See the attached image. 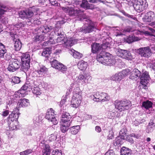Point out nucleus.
Wrapping results in <instances>:
<instances>
[{
	"mask_svg": "<svg viewBox=\"0 0 155 155\" xmlns=\"http://www.w3.org/2000/svg\"><path fill=\"white\" fill-rule=\"evenodd\" d=\"M123 13L124 15L130 18L131 19L134 20H136V18L134 15H130L125 12H124Z\"/></svg>",
	"mask_w": 155,
	"mask_h": 155,
	"instance_id": "58",
	"label": "nucleus"
},
{
	"mask_svg": "<svg viewBox=\"0 0 155 155\" xmlns=\"http://www.w3.org/2000/svg\"><path fill=\"white\" fill-rule=\"evenodd\" d=\"M40 118H41V117H40V116H35L33 119L34 121L35 122V123H39L41 121V118L40 119Z\"/></svg>",
	"mask_w": 155,
	"mask_h": 155,
	"instance_id": "59",
	"label": "nucleus"
},
{
	"mask_svg": "<svg viewBox=\"0 0 155 155\" xmlns=\"http://www.w3.org/2000/svg\"><path fill=\"white\" fill-rule=\"evenodd\" d=\"M21 70L25 72L27 71L30 67V58L29 54L26 53L22 54L21 58Z\"/></svg>",
	"mask_w": 155,
	"mask_h": 155,
	"instance_id": "8",
	"label": "nucleus"
},
{
	"mask_svg": "<svg viewBox=\"0 0 155 155\" xmlns=\"http://www.w3.org/2000/svg\"><path fill=\"white\" fill-rule=\"evenodd\" d=\"M51 65L52 67L56 69H58L59 71L64 73V72H66L68 70V68L66 66L62 64L56 60H54L53 61L51 62Z\"/></svg>",
	"mask_w": 155,
	"mask_h": 155,
	"instance_id": "15",
	"label": "nucleus"
},
{
	"mask_svg": "<svg viewBox=\"0 0 155 155\" xmlns=\"http://www.w3.org/2000/svg\"><path fill=\"white\" fill-rule=\"evenodd\" d=\"M18 15L19 18L23 20L27 19V22L30 23L37 21L39 18L38 15H34L33 12L31 9L19 11Z\"/></svg>",
	"mask_w": 155,
	"mask_h": 155,
	"instance_id": "4",
	"label": "nucleus"
},
{
	"mask_svg": "<svg viewBox=\"0 0 155 155\" xmlns=\"http://www.w3.org/2000/svg\"><path fill=\"white\" fill-rule=\"evenodd\" d=\"M33 152V150L31 149H27L23 151L20 152V155H28Z\"/></svg>",
	"mask_w": 155,
	"mask_h": 155,
	"instance_id": "48",
	"label": "nucleus"
},
{
	"mask_svg": "<svg viewBox=\"0 0 155 155\" xmlns=\"http://www.w3.org/2000/svg\"><path fill=\"white\" fill-rule=\"evenodd\" d=\"M120 155H133L131 150L125 147H123L120 150Z\"/></svg>",
	"mask_w": 155,
	"mask_h": 155,
	"instance_id": "31",
	"label": "nucleus"
},
{
	"mask_svg": "<svg viewBox=\"0 0 155 155\" xmlns=\"http://www.w3.org/2000/svg\"><path fill=\"white\" fill-rule=\"evenodd\" d=\"M21 81L19 77L14 76L12 78L11 82L12 83L14 84H18Z\"/></svg>",
	"mask_w": 155,
	"mask_h": 155,
	"instance_id": "47",
	"label": "nucleus"
},
{
	"mask_svg": "<svg viewBox=\"0 0 155 155\" xmlns=\"http://www.w3.org/2000/svg\"><path fill=\"white\" fill-rule=\"evenodd\" d=\"M9 113L8 110H3V111L2 112V115L3 117H6L7 116Z\"/></svg>",
	"mask_w": 155,
	"mask_h": 155,
	"instance_id": "60",
	"label": "nucleus"
},
{
	"mask_svg": "<svg viewBox=\"0 0 155 155\" xmlns=\"http://www.w3.org/2000/svg\"><path fill=\"white\" fill-rule=\"evenodd\" d=\"M47 71V69L45 66L39 64H38L35 69V71L40 75V76L44 75L46 73Z\"/></svg>",
	"mask_w": 155,
	"mask_h": 155,
	"instance_id": "23",
	"label": "nucleus"
},
{
	"mask_svg": "<svg viewBox=\"0 0 155 155\" xmlns=\"http://www.w3.org/2000/svg\"><path fill=\"white\" fill-rule=\"evenodd\" d=\"M71 88H70L69 89H68L66 92V94L65 95L66 97V98H67L68 95L70 94L72 91V90H73V89L74 88L71 86Z\"/></svg>",
	"mask_w": 155,
	"mask_h": 155,
	"instance_id": "61",
	"label": "nucleus"
},
{
	"mask_svg": "<svg viewBox=\"0 0 155 155\" xmlns=\"http://www.w3.org/2000/svg\"><path fill=\"white\" fill-rule=\"evenodd\" d=\"M152 103L149 101H144L142 103V106L146 109L151 107L152 106Z\"/></svg>",
	"mask_w": 155,
	"mask_h": 155,
	"instance_id": "39",
	"label": "nucleus"
},
{
	"mask_svg": "<svg viewBox=\"0 0 155 155\" xmlns=\"http://www.w3.org/2000/svg\"><path fill=\"white\" fill-rule=\"evenodd\" d=\"M135 37V36H134V37L133 36H132L131 37L130 36L127 38L126 40V41L129 44L134 41H136V38Z\"/></svg>",
	"mask_w": 155,
	"mask_h": 155,
	"instance_id": "52",
	"label": "nucleus"
},
{
	"mask_svg": "<svg viewBox=\"0 0 155 155\" xmlns=\"http://www.w3.org/2000/svg\"><path fill=\"white\" fill-rule=\"evenodd\" d=\"M101 44L94 43L91 45V52L93 54L98 53L101 51Z\"/></svg>",
	"mask_w": 155,
	"mask_h": 155,
	"instance_id": "24",
	"label": "nucleus"
},
{
	"mask_svg": "<svg viewBox=\"0 0 155 155\" xmlns=\"http://www.w3.org/2000/svg\"><path fill=\"white\" fill-rule=\"evenodd\" d=\"M104 155H115V154L112 150H110L106 152Z\"/></svg>",
	"mask_w": 155,
	"mask_h": 155,
	"instance_id": "62",
	"label": "nucleus"
},
{
	"mask_svg": "<svg viewBox=\"0 0 155 155\" xmlns=\"http://www.w3.org/2000/svg\"><path fill=\"white\" fill-rule=\"evenodd\" d=\"M55 31H52L49 34L50 36H58L57 38L55 40H53V38L54 37L49 36V40L45 41L43 43V45L45 46L50 45L51 44L53 45L57 43H61L63 44L64 41L66 38V35L64 34V32L61 31V30L58 29V28H55Z\"/></svg>",
	"mask_w": 155,
	"mask_h": 155,
	"instance_id": "1",
	"label": "nucleus"
},
{
	"mask_svg": "<svg viewBox=\"0 0 155 155\" xmlns=\"http://www.w3.org/2000/svg\"><path fill=\"white\" fill-rule=\"evenodd\" d=\"M39 30L42 33L45 34H46L50 32H51L50 33H51L52 32L56 31L55 29H54L52 26L46 25L41 27Z\"/></svg>",
	"mask_w": 155,
	"mask_h": 155,
	"instance_id": "21",
	"label": "nucleus"
},
{
	"mask_svg": "<svg viewBox=\"0 0 155 155\" xmlns=\"http://www.w3.org/2000/svg\"><path fill=\"white\" fill-rule=\"evenodd\" d=\"M100 35L101 36L100 38L101 39L105 40L106 41L107 39H108L109 38L108 33L107 32L104 31Z\"/></svg>",
	"mask_w": 155,
	"mask_h": 155,
	"instance_id": "44",
	"label": "nucleus"
},
{
	"mask_svg": "<svg viewBox=\"0 0 155 155\" xmlns=\"http://www.w3.org/2000/svg\"><path fill=\"white\" fill-rule=\"evenodd\" d=\"M70 53L72 55V56L75 58L79 59L83 56L82 54L75 51L74 49L70 51Z\"/></svg>",
	"mask_w": 155,
	"mask_h": 155,
	"instance_id": "29",
	"label": "nucleus"
},
{
	"mask_svg": "<svg viewBox=\"0 0 155 155\" xmlns=\"http://www.w3.org/2000/svg\"><path fill=\"white\" fill-rule=\"evenodd\" d=\"M21 67V62L18 60L14 59L11 61L8 68V70L10 72H13Z\"/></svg>",
	"mask_w": 155,
	"mask_h": 155,
	"instance_id": "17",
	"label": "nucleus"
},
{
	"mask_svg": "<svg viewBox=\"0 0 155 155\" xmlns=\"http://www.w3.org/2000/svg\"><path fill=\"white\" fill-rule=\"evenodd\" d=\"M110 99L109 96L106 93L101 92L100 98V102H104L109 101Z\"/></svg>",
	"mask_w": 155,
	"mask_h": 155,
	"instance_id": "32",
	"label": "nucleus"
},
{
	"mask_svg": "<svg viewBox=\"0 0 155 155\" xmlns=\"http://www.w3.org/2000/svg\"><path fill=\"white\" fill-rule=\"evenodd\" d=\"M73 88V96L71 101V107L77 108L81 104L82 99V92L77 84H71Z\"/></svg>",
	"mask_w": 155,
	"mask_h": 155,
	"instance_id": "2",
	"label": "nucleus"
},
{
	"mask_svg": "<svg viewBox=\"0 0 155 155\" xmlns=\"http://www.w3.org/2000/svg\"><path fill=\"white\" fill-rule=\"evenodd\" d=\"M137 53L141 57L149 58L152 54L151 50L149 47L141 48L137 50Z\"/></svg>",
	"mask_w": 155,
	"mask_h": 155,
	"instance_id": "14",
	"label": "nucleus"
},
{
	"mask_svg": "<svg viewBox=\"0 0 155 155\" xmlns=\"http://www.w3.org/2000/svg\"><path fill=\"white\" fill-rule=\"evenodd\" d=\"M115 107L120 111L128 110L131 106V102L127 100H116L114 103Z\"/></svg>",
	"mask_w": 155,
	"mask_h": 155,
	"instance_id": "7",
	"label": "nucleus"
},
{
	"mask_svg": "<svg viewBox=\"0 0 155 155\" xmlns=\"http://www.w3.org/2000/svg\"><path fill=\"white\" fill-rule=\"evenodd\" d=\"M130 71L128 69L123 70L121 72H120L121 75H122L123 78L125 76L128 75L130 74Z\"/></svg>",
	"mask_w": 155,
	"mask_h": 155,
	"instance_id": "49",
	"label": "nucleus"
},
{
	"mask_svg": "<svg viewBox=\"0 0 155 155\" xmlns=\"http://www.w3.org/2000/svg\"><path fill=\"white\" fill-rule=\"evenodd\" d=\"M61 120L62 122L68 123L70 121V123H71L72 121L71 116L69 113L67 112H63L62 113Z\"/></svg>",
	"mask_w": 155,
	"mask_h": 155,
	"instance_id": "26",
	"label": "nucleus"
},
{
	"mask_svg": "<svg viewBox=\"0 0 155 155\" xmlns=\"http://www.w3.org/2000/svg\"><path fill=\"white\" fill-rule=\"evenodd\" d=\"M97 61L101 64L107 65L112 66L116 62V60L113 57H110V54L104 51H102L96 57Z\"/></svg>",
	"mask_w": 155,
	"mask_h": 155,
	"instance_id": "3",
	"label": "nucleus"
},
{
	"mask_svg": "<svg viewBox=\"0 0 155 155\" xmlns=\"http://www.w3.org/2000/svg\"><path fill=\"white\" fill-rule=\"evenodd\" d=\"M104 41L102 44H101V50L108 49H110V45L109 42L107 41Z\"/></svg>",
	"mask_w": 155,
	"mask_h": 155,
	"instance_id": "40",
	"label": "nucleus"
},
{
	"mask_svg": "<svg viewBox=\"0 0 155 155\" xmlns=\"http://www.w3.org/2000/svg\"><path fill=\"white\" fill-rule=\"evenodd\" d=\"M46 40L43 35H37L35 37L34 41L38 42Z\"/></svg>",
	"mask_w": 155,
	"mask_h": 155,
	"instance_id": "43",
	"label": "nucleus"
},
{
	"mask_svg": "<svg viewBox=\"0 0 155 155\" xmlns=\"http://www.w3.org/2000/svg\"><path fill=\"white\" fill-rule=\"evenodd\" d=\"M115 35L116 36H121L122 35L121 32L118 29H116L114 31Z\"/></svg>",
	"mask_w": 155,
	"mask_h": 155,
	"instance_id": "64",
	"label": "nucleus"
},
{
	"mask_svg": "<svg viewBox=\"0 0 155 155\" xmlns=\"http://www.w3.org/2000/svg\"><path fill=\"white\" fill-rule=\"evenodd\" d=\"M54 110L52 108H51L48 110L45 117L49 122L55 125L58 124V121L54 117Z\"/></svg>",
	"mask_w": 155,
	"mask_h": 155,
	"instance_id": "12",
	"label": "nucleus"
},
{
	"mask_svg": "<svg viewBox=\"0 0 155 155\" xmlns=\"http://www.w3.org/2000/svg\"><path fill=\"white\" fill-rule=\"evenodd\" d=\"M135 133H132L130 135H127V140L128 142L133 143L134 142V139L135 138Z\"/></svg>",
	"mask_w": 155,
	"mask_h": 155,
	"instance_id": "37",
	"label": "nucleus"
},
{
	"mask_svg": "<svg viewBox=\"0 0 155 155\" xmlns=\"http://www.w3.org/2000/svg\"><path fill=\"white\" fill-rule=\"evenodd\" d=\"M30 83L32 84V83ZM31 90H32L33 93L36 96L40 95L41 94V91L40 90V88L38 87H34V88H33V86H32V89Z\"/></svg>",
	"mask_w": 155,
	"mask_h": 155,
	"instance_id": "36",
	"label": "nucleus"
},
{
	"mask_svg": "<svg viewBox=\"0 0 155 155\" xmlns=\"http://www.w3.org/2000/svg\"><path fill=\"white\" fill-rule=\"evenodd\" d=\"M32 87V84L29 81H27L21 89L16 92L18 93V94L21 97H24L26 95L28 91H30L31 90Z\"/></svg>",
	"mask_w": 155,
	"mask_h": 155,
	"instance_id": "11",
	"label": "nucleus"
},
{
	"mask_svg": "<svg viewBox=\"0 0 155 155\" xmlns=\"http://www.w3.org/2000/svg\"><path fill=\"white\" fill-rule=\"evenodd\" d=\"M78 41L77 39H74L73 38L67 39L66 38L63 45L66 48H68L73 46L75 43H77Z\"/></svg>",
	"mask_w": 155,
	"mask_h": 155,
	"instance_id": "20",
	"label": "nucleus"
},
{
	"mask_svg": "<svg viewBox=\"0 0 155 155\" xmlns=\"http://www.w3.org/2000/svg\"><path fill=\"white\" fill-rule=\"evenodd\" d=\"M62 10L70 16H76L80 18L81 20L83 18V11L80 10L79 8H76L74 5H71L65 7L61 8Z\"/></svg>",
	"mask_w": 155,
	"mask_h": 155,
	"instance_id": "5",
	"label": "nucleus"
},
{
	"mask_svg": "<svg viewBox=\"0 0 155 155\" xmlns=\"http://www.w3.org/2000/svg\"><path fill=\"white\" fill-rule=\"evenodd\" d=\"M57 134L56 133H54L53 134H51L50 137H49V140L51 141H54L57 139Z\"/></svg>",
	"mask_w": 155,
	"mask_h": 155,
	"instance_id": "55",
	"label": "nucleus"
},
{
	"mask_svg": "<svg viewBox=\"0 0 155 155\" xmlns=\"http://www.w3.org/2000/svg\"><path fill=\"white\" fill-rule=\"evenodd\" d=\"M127 132V130L126 127L125 126H124L119 132V136H123L124 137Z\"/></svg>",
	"mask_w": 155,
	"mask_h": 155,
	"instance_id": "46",
	"label": "nucleus"
},
{
	"mask_svg": "<svg viewBox=\"0 0 155 155\" xmlns=\"http://www.w3.org/2000/svg\"><path fill=\"white\" fill-rule=\"evenodd\" d=\"M78 65L79 69L81 70H86L88 66L87 63L84 61H79Z\"/></svg>",
	"mask_w": 155,
	"mask_h": 155,
	"instance_id": "30",
	"label": "nucleus"
},
{
	"mask_svg": "<svg viewBox=\"0 0 155 155\" xmlns=\"http://www.w3.org/2000/svg\"><path fill=\"white\" fill-rule=\"evenodd\" d=\"M80 127L79 125L72 127L70 128V130L71 134L73 135L76 134L79 131Z\"/></svg>",
	"mask_w": 155,
	"mask_h": 155,
	"instance_id": "35",
	"label": "nucleus"
},
{
	"mask_svg": "<svg viewBox=\"0 0 155 155\" xmlns=\"http://www.w3.org/2000/svg\"><path fill=\"white\" fill-rule=\"evenodd\" d=\"M84 78L83 75H80L79 76L76 77V78H74V81H75V83H73L72 84H77L78 87H79L78 84V83H80L81 81V79Z\"/></svg>",
	"mask_w": 155,
	"mask_h": 155,
	"instance_id": "45",
	"label": "nucleus"
},
{
	"mask_svg": "<svg viewBox=\"0 0 155 155\" xmlns=\"http://www.w3.org/2000/svg\"><path fill=\"white\" fill-rule=\"evenodd\" d=\"M30 105L29 100L25 98H21L18 102L17 106L19 107H25Z\"/></svg>",
	"mask_w": 155,
	"mask_h": 155,
	"instance_id": "25",
	"label": "nucleus"
},
{
	"mask_svg": "<svg viewBox=\"0 0 155 155\" xmlns=\"http://www.w3.org/2000/svg\"><path fill=\"white\" fill-rule=\"evenodd\" d=\"M121 74V73L119 72L113 75L111 77V80L117 81H120L123 78Z\"/></svg>",
	"mask_w": 155,
	"mask_h": 155,
	"instance_id": "34",
	"label": "nucleus"
},
{
	"mask_svg": "<svg viewBox=\"0 0 155 155\" xmlns=\"http://www.w3.org/2000/svg\"><path fill=\"white\" fill-rule=\"evenodd\" d=\"M52 155H64V154H62L61 150L58 149H56L53 150L51 153Z\"/></svg>",
	"mask_w": 155,
	"mask_h": 155,
	"instance_id": "50",
	"label": "nucleus"
},
{
	"mask_svg": "<svg viewBox=\"0 0 155 155\" xmlns=\"http://www.w3.org/2000/svg\"><path fill=\"white\" fill-rule=\"evenodd\" d=\"M19 114L13 111L9 115L8 119V124L10 130H17L19 127L18 119Z\"/></svg>",
	"mask_w": 155,
	"mask_h": 155,
	"instance_id": "6",
	"label": "nucleus"
},
{
	"mask_svg": "<svg viewBox=\"0 0 155 155\" xmlns=\"http://www.w3.org/2000/svg\"><path fill=\"white\" fill-rule=\"evenodd\" d=\"M48 1H49L52 5H53L55 6H59L60 4V3L58 2L56 0H48Z\"/></svg>",
	"mask_w": 155,
	"mask_h": 155,
	"instance_id": "56",
	"label": "nucleus"
},
{
	"mask_svg": "<svg viewBox=\"0 0 155 155\" xmlns=\"http://www.w3.org/2000/svg\"><path fill=\"white\" fill-rule=\"evenodd\" d=\"M139 17H142L143 21L145 22H149L154 21L155 19V15L152 11H149L146 13H142Z\"/></svg>",
	"mask_w": 155,
	"mask_h": 155,
	"instance_id": "13",
	"label": "nucleus"
},
{
	"mask_svg": "<svg viewBox=\"0 0 155 155\" xmlns=\"http://www.w3.org/2000/svg\"><path fill=\"white\" fill-rule=\"evenodd\" d=\"M149 78L148 74L147 72H145L142 74L140 77V81H141L142 82H147V80H148Z\"/></svg>",
	"mask_w": 155,
	"mask_h": 155,
	"instance_id": "38",
	"label": "nucleus"
},
{
	"mask_svg": "<svg viewBox=\"0 0 155 155\" xmlns=\"http://www.w3.org/2000/svg\"><path fill=\"white\" fill-rule=\"evenodd\" d=\"M85 24H88V26L85 28V27L81 28L76 30L75 31L76 33L80 32H83L84 33H87L92 31L95 28L94 25L92 21L90 20H86L85 21Z\"/></svg>",
	"mask_w": 155,
	"mask_h": 155,
	"instance_id": "10",
	"label": "nucleus"
},
{
	"mask_svg": "<svg viewBox=\"0 0 155 155\" xmlns=\"http://www.w3.org/2000/svg\"><path fill=\"white\" fill-rule=\"evenodd\" d=\"M148 82H142L141 81H140V84L138 87H140V89H146L147 88V86L146 85Z\"/></svg>",
	"mask_w": 155,
	"mask_h": 155,
	"instance_id": "54",
	"label": "nucleus"
},
{
	"mask_svg": "<svg viewBox=\"0 0 155 155\" xmlns=\"http://www.w3.org/2000/svg\"><path fill=\"white\" fill-rule=\"evenodd\" d=\"M51 48L49 47V48H46L44 49L42 53V56L45 57L48 59L49 56L50 55L51 52Z\"/></svg>",
	"mask_w": 155,
	"mask_h": 155,
	"instance_id": "33",
	"label": "nucleus"
},
{
	"mask_svg": "<svg viewBox=\"0 0 155 155\" xmlns=\"http://www.w3.org/2000/svg\"><path fill=\"white\" fill-rule=\"evenodd\" d=\"M84 78L81 79V81L84 82V84H87L91 80V77L88 74L83 75Z\"/></svg>",
	"mask_w": 155,
	"mask_h": 155,
	"instance_id": "42",
	"label": "nucleus"
},
{
	"mask_svg": "<svg viewBox=\"0 0 155 155\" xmlns=\"http://www.w3.org/2000/svg\"><path fill=\"white\" fill-rule=\"evenodd\" d=\"M114 133L113 131V128H111L110 130H109V134L107 136V139H112L114 137Z\"/></svg>",
	"mask_w": 155,
	"mask_h": 155,
	"instance_id": "53",
	"label": "nucleus"
},
{
	"mask_svg": "<svg viewBox=\"0 0 155 155\" xmlns=\"http://www.w3.org/2000/svg\"><path fill=\"white\" fill-rule=\"evenodd\" d=\"M101 92H96L93 95L94 97L93 100L97 102H100V98H101Z\"/></svg>",
	"mask_w": 155,
	"mask_h": 155,
	"instance_id": "41",
	"label": "nucleus"
},
{
	"mask_svg": "<svg viewBox=\"0 0 155 155\" xmlns=\"http://www.w3.org/2000/svg\"><path fill=\"white\" fill-rule=\"evenodd\" d=\"M125 138L123 136H119L117 137L114 140L113 144L115 146H120L123 143V140Z\"/></svg>",
	"mask_w": 155,
	"mask_h": 155,
	"instance_id": "27",
	"label": "nucleus"
},
{
	"mask_svg": "<svg viewBox=\"0 0 155 155\" xmlns=\"http://www.w3.org/2000/svg\"><path fill=\"white\" fill-rule=\"evenodd\" d=\"M18 93L15 92L14 95H12L10 97V100L9 101V106L11 105H12L16 104L19 99V98L21 97L18 94Z\"/></svg>",
	"mask_w": 155,
	"mask_h": 155,
	"instance_id": "22",
	"label": "nucleus"
},
{
	"mask_svg": "<svg viewBox=\"0 0 155 155\" xmlns=\"http://www.w3.org/2000/svg\"><path fill=\"white\" fill-rule=\"evenodd\" d=\"M146 0H136V12H140L147 6Z\"/></svg>",
	"mask_w": 155,
	"mask_h": 155,
	"instance_id": "18",
	"label": "nucleus"
},
{
	"mask_svg": "<svg viewBox=\"0 0 155 155\" xmlns=\"http://www.w3.org/2000/svg\"><path fill=\"white\" fill-rule=\"evenodd\" d=\"M62 124L60 127V129L63 133L66 132L69 129V127L70 126L71 123L70 122H68V123L62 122Z\"/></svg>",
	"mask_w": 155,
	"mask_h": 155,
	"instance_id": "28",
	"label": "nucleus"
},
{
	"mask_svg": "<svg viewBox=\"0 0 155 155\" xmlns=\"http://www.w3.org/2000/svg\"><path fill=\"white\" fill-rule=\"evenodd\" d=\"M14 26L15 28L18 29L21 28L22 27H23L24 26L23 25V23L21 22H20L16 24L15 25H14Z\"/></svg>",
	"mask_w": 155,
	"mask_h": 155,
	"instance_id": "63",
	"label": "nucleus"
},
{
	"mask_svg": "<svg viewBox=\"0 0 155 155\" xmlns=\"http://www.w3.org/2000/svg\"><path fill=\"white\" fill-rule=\"evenodd\" d=\"M135 68L133 71L131 72V74L130 76V78L132 80L134 81L136 78V70Z\"/></svg>",
	"mask_w": 155,
	"mask_h": 155,
	"instance_id": "57",
	"label": "nucleus"
},
{
	"mask_svg": "<svg viewBox=\"0 0 155 155\" xmlns=\"http://www.w3.org/2000/svg\"><path fill=\"white\" fill-rule=\"evenodd\" d=\"M116 52L118 56L123 58L130 60L132 58L131 53L128 51L117 49Z\"/></svg>",
	"mask_w": 155,
	"mask_h": 155,
	"instance_id": "16",
	"label": "nucleus"
},
{
	"mask_svg": "<svg viewBox=\"0 0 155 155\" xmlns=\"http://www.w3.org/2000/svg\"><path fill=\"white\" fill-rule=\"evenodd\" d=\"M8 8L7 6H6V8H0V19H1L2 15L4 14V13L5 12H8Z\"/></svg>",
	"mask_w": 155,
	"mask_h": 155,
	"instance_id": "51",
	"label": "nucleus"
},
{
	"mask_svg": "<svg viewBox=\"0 0 155 155\" xmlns=\"http://www.w3.org/2000/svg\"><path fill=\"white\" fill-rule=\"evenodd\" d=\"M71 3L76 5H80L81 7L85 10H92L94 8V5L88 3L87 0H71Z\"/></svg>",
	"mask_w": 155,
	"mask_h": 155,
	"instance_id": "9",
	"label": "nucleus"
},
{
	"mask_svg": "<svg viewBox=\"0 0 155 155\" xmlns=\"http://www.w3.org/2000/svg\"><path fill=\"white\" fill-rule=\"evenodd\" d=\"M12 39L14 42V47L16 51H19L22 47V44L17 35L15 34L11 36Z\"/></svg>",
	"mask_w": 155,
	"mask_h": 155,
	"instance_id": "19",
	"label": "nucleus"
}]
</instances>
